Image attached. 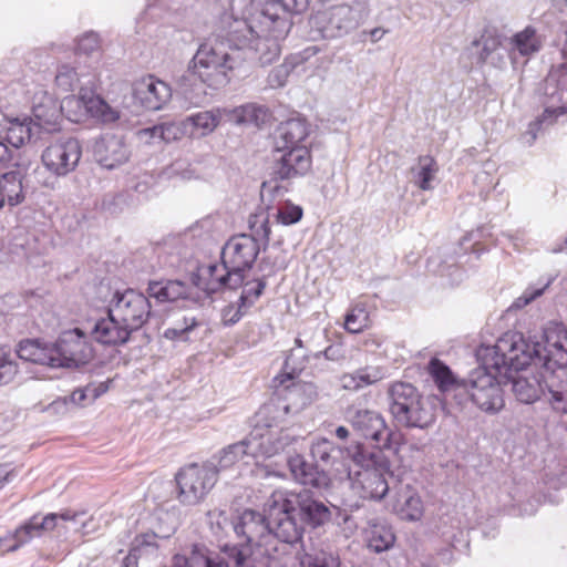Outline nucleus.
I'll use <instances>...</instances> for the list:
<instances>
[{
    "instance_id": "1",
    "label": "nucleus",
    "mask_w": 567,
    "mask_h": 567,
    "mask_svg": "<svg viewBox=\"0 0 567 567\" xmlns=\"http://www.w3.org/2000/svg\"><path fill=\"white\" fill-rule=\"evenodd\" d=\"M502 355H509L512 364L522 368L533 367L567 372V327L563 322L549 321L540 340L525 339L520 332L505 333L497 340Z\"/></svg>"
},
{
    "instance_id": "2",
    "label": "nucleus",
    "mask_w": 567,
    "mask_h": 567,
    "mask_svg": "<svg viewBox=\"0 0 567 567\" xmlns=\"http://www.w3.org/2000/svg\"><path fill=\"white\" fill-rule=\"evenodd\" d=\"M502 355H509L512 364L522 368L533 367L567 372V327L563 322L549 321L540 340L525 339L520 332L505 333L497 340Z\"/></svg>"
},
{
    "instance_id": "3",
    "label": "nucleus",
    "mask_w": 567,
    "mask_h": 567,
    "mask_svg": "<svg viewBox=\"0 0 567 567\" xmlns=\"http://www.w3.org/2000/svg\"><path fill=\"white\" fill-rule=\"evenodd\" d=\"M152 316L147 296L135 289L115 290L107 305V317L97 319L90 336L103 346H123Z\"/></svg>"
},
{
    "instance_id": "4",
    "label": "nucleus",
    "mask_w": 567,
    "mask_h": 567,
    "mask_svg": "<svg viewBox=\"0 0 567 567\" xmlns=\"http://www.w3.org/2000/svg\"><path fill=\"white\" fill-rule=\"evenodd\" d=\"M497 342L494 346H481L476 351L478 367L473 369L463 388L471 401L487 414L498 413L505 405L502 385L503 377L509 375V371L519 370L512 364L509 355H502Z\"/></svg>"
},
{
    "instance_id": "5",
    "label": "nucleus",
    "mask_w": 567,
    "mask_h": 567,
    "mask_svg": "<svg viewBox=\"0 0 567 567\" xmlns=\"http://www.w3.org/2000/svg\"><path fill=\"white\" fill-rule=\"evenodd\" d=\"M293 22L278 18L274 23L257 27L251 23V12L244 19H236L229 25V41L237 45L245 62L256 60L261 66L275 62L281 52L280 41L285 40Z\"/></svg>"
},
{
    "instance_id": "6",
    "label": "nucleus",
    "mask_w": 567,
    "mask_h": 567,
    "mask_svg": "<svg viewBox=\"0 0 567 567\" xmlns=\"http://www.w3.org/2000/svg\"><path fill=\"white\" fill-rule=\"evenodd\" d=\"M389 411L393 420L403 427L426 429L436 419V396H423L406 382H395L388 391Z\"/></svg>"
},
{
    "instance_id": "7",
    "label": "nucleus",
    "mask_w": 567,
    "mask_h": 567,
    "mask_svg": "<svg viewBox=\"0 0 567 567\" xmlns=\"http://www.w3.org/2000/svg\"><path fill=\"white\" fill-rule=\"evenodd\" d=\"M244 64L245 56L237 45L230 43L228 31L223 41L207 40L200 43L187 66L199 72V75L204 74L207 80L225 86Z\"/></svg>"
},
{
    "instance_id": "8",
    "label": "nucleus",
    "mask_w": 567,
    "mask_h": 567,
    "mask_svg": "<svg viewBox=\"0 0 567 567\" xmlns=\"http://www.w3.org/2000/svg\"><path fill=\"white\" fill-rule=\"evenodd\" d=\"M290 443V437L284 432L271 431L260 432L255 430L243 440L231 443L218 453L214 454L207 462H214L216 475L220 471L233 467L238 462L249 463L260 456L270 457L278 454Z\"/></svg>"
},
{
    "instance_id": "9",
    "label": "nucleus",
    "mask_w": 567,
    "mask_h": 567,
    "mask_svg": "<svg viewBox=\"0 0 567 567\" xmlns=\"http://www.w3.org/2000/svg\"><path fill=\"white\" fill-rule=\"evenodd\" d=\"M252 234L233 236L221 249L220 259L230 269L245 274L256 262L260 250H266L270 239L268 215L261 213L249 217Z\"/></svg>"
},
{
    "instance_id": "10",
    "label": "nucleus",
    "mask_w": 567,
    "mask_h": 567,
    "mask_svg": "<svg viewBox=\"0 0 567 567\" xmlns=\"http://www.w3.org/2000/svg\"><path fill=\"white\" fill-rule=\"evenodd\" d=\"M348 457L364 472L362 491L364 497L383 499L389 493L388 476L392 477L391 461L381 449H370L362 443L348 447Z\"/></svg>"
},
{
    "instance_id": "11",
    "label": "nucleus",
    "mask_w": 567,
    "mask_h": 567,
    "mask_svg": "<svg viewBox=\"0 0 567 567\" xmlns=\"http://www.w3.org/2000/svg\"><path fill=\"white\" fill-rule=\"evenodd\" d=\"M369 16L364 2L333 6L318 12L312 18V24L323 39L342 38L355 30Z\"/></svg>"
},
{
    "instance_id": "12",
    "label": "nucleus",
    "mask_w": 567,
    "mask_h": 567,
    "mask_svg": "<svg viewBox=\"0 0 567 567\" xmlns=\"http://www.w3.org/2000/svg\"><path fill=\"white\" fill-rule=\"evenodd\" d=\"M51 352L54 369H79L94 358V349L81 328L61 332L51 343Z\"/></svg>"
},
{
    "instance_id": "13",
    "label": "nucleus",
    "mask_w": 567,
    "mask_h": 567,
    "mask_svg": "<svg viewBox=\"0 0 567 567\" xmlns=\"http://www.w3.org/2000/svg\"><path fill=\"white\" fill-rule=\"evenodd\" d=\"M214 462L202 465L193 463L181 468L175 475L177 494L182 505L194 506L199 504L215 486L218 476Z\"/></svg>"
},
{
    "instance_id": "14",
    "label": "nucleus",
    "mask_w": 567,
    "mask_h": 567,
    "mask_svg": "<svg viewBox=\"0 0 567 567\" xmlns=\"http://www.w3.org/2000/svg\"><path fill=\"white\" fill-rule=\"evenodd\" d=\"M270 167V179L262 183V190L279 193L287 190L278 182L290 183L303 177L311 168V155L307 147H292L291 150L275 151Z\"/></svg>"
},
{
    "instance_id": "15",
    "label": "nucleus",
    "mask_w": 567,
    "mask_h": 567,
    "mask_svg": "<svg viewBox=\"0 0 567 567\" xmlns=\"http://www.w3.org/2000/svg\"><path fill=\"white\" fill-rule=\"evenodd\" d=\"M346 420L358 435L375 442V449H381L384 452L393 450V432L379 411L351 405L346 410ZM395 451L396 449H394Z\"/></svg>"
},
{
    "instance_id": "16",
    "label": "nucleus",
    "mask_w": 567,
    "mask_h": 567,
    "mask_svg": "<svg viewBox=\"0 0 567 567\" xmlns=\"http://www.w3.org/2000/svg\"><path fill=\"white\" fill-rule=\"evenodd\" d=\"M286 498L289 502L290 509L295 512V515H298L303 528L306 526L310 529L324 527L332 522V509H338L337 506L309 489H302L299 493H286Z\"/></svg>"
},
{
    "instance_id": "17",
    "label": "nucleus",
    "mask_w": 567,
    "mask_h": 567,
    "mask_svg": "<svg viewBox=\"0 0 567 567\" xmlns=\"http://www.w3.org/2000/svg\"><path fill=\"white\" fill-rule=\"evenodd\" d=\"M295 371L296 368L293 367L291 373L286 372L275 379H281L280 385L282 386V393L280 395H282L286 401H289V403L281 404L280 401H271L264 404L257 413L259 417H266L279 412L280 410H282L285 414L297 412L313 401L317 395L316 386L312 383L293 382L292 379Z\"/></svg>"
},
{
    "instance_id": "18",
    "label": "nucleus",
    "mask_w": 567,
    "mask_h": 567,
    "mask_svg": "<svg viewBox=\"0 0 567 567\" xmlns=\"http://www.w3.org/2000/svg\"><path fill=\"white\" fill-rule=\"evenodd\" d=\"M543 113L530 122L526 134L534 142L537 132L551 126L559 116L567 114V89L561 87L554 75L546 78L543 85Z\"/></svg>"
},
{
    "instance_id": "19",
    "label": "nucleus",
    "mask_w": 567,
    "mask_h": 567,
    "mask_svg": "<svg viewBox=\"0 0 567 567\" xmlns=\"http://www.w3.org/2000/svg\"><path fill=\"white\" fill-rule=\"evenodd\" d=\"M146 296L158 305L183 302L184 308L198 307L204 303V296L179 279H152L147 282Z\"/></svg>"
},
{
    "instance_id": "20",
    "label": "nucleus",
    "mask_w": 567,
    "mask_h": 567,
    "mask_svg": "<svg viewBox=\"0 0 567 567\" xmlns=\"http://www.w3.org/2000/svg\"><path fill=\"white\" fill-rule=\"evenodd\" d=\"M82 157V145L75 137H60L48 145L41 155L44 167L63 177L74 172Z\"/></svg>"
},
{
    "instance_id": "21",
    "label": "nucleus",
    "mask_w": 567,
    "mask_h": 567,
    "mask_svg": "<svg viewBox=\"0 0 567 567\" xmlns=\"http://www.w3.org/2000/svg\"><path fill=\"white\" fill-rule=\"evenodd\" d=\"M84 513H73L64 512L61 514L50 513L45 516H41L39 514L33 515L29 518L23 525H21L14 533V538L17 544L13 545L10 550H16L21 545L28 543L35 536H40L43 532L52 530L56 524L58 519H62L65 522H73L74 529L81 530L82 534H89L93 529L90 528L91 520H82L81 518L84 516Z\"/></svg>"
},
{
    "instance_id": "22",
    "label": "nucleus",
    "mask_w": 567,
    "mask_h": 567,
    "mask_svg": "<svg viewBox=\"0 0 567 567\" xmlns=\"http://www.w3.org/2000/svg\"><path fill=\"white\" fill-rule=\"evenodd\" d=\"M309 7V0H254L248 9L251 12V23L262 27L274 23L278 18L292 21V16L303 13Z\"/></svg>"
},
{
    "instance_id": "23",
    "label": "nucleus",
    "mask_w": 567,
    "mask_h": 567,
    "mask_svg": "<svg viewBox=\"0 0 567 567\" xmlns=\"http://www.w3.org/2000/svg\"><path fill=\"white\" fill-rule=\"evenodd\" d=\"M132 99L145 111H158L171 101L172 89L164 81L148 75L133 83Z\"/></svg>"
},
{
    "instance_id": "24",
    "label": "nucleus",
    "mask_w": 567,
    "mask_h": 567,
    "mask_svg": "<svg viewBox=\"0 0 567 567\" xmlns=\"http://www.w3.org/2000/svg\"><path fill=\"white\" fill-rule=\"evenodd\" d=\"M131 156V151L124 136L104 134L95 140L93 157L95 162L106 169H114L125 164Z\"/></svg>"
},
{
    "instance_id": "25",
    "label": "nucleus",
    "mask_w": 567,
    "mask_h": 567,
    "mask_svg": "<svg viewBox=\"0 0 567 567\" xmlns=\"http://www.w3.org/2000/svg\"><path fill=\"white\" fill-rule=\"evenodd\" d=\"M176 86L188 106H200L207 100L208 89L218 90L224 85L207 80L204 74L199 76V72L187 66L176 79Z\"/></svg>"
},
{
    "instance_id": "26",
    "label": "nucleus",
    "mask_w": 567,
    "mask_h": 567,
    "mask_svg": "<svg viewBox=\"0 0 567 567\" xmlns=\"http://www.w3.org/2000/svg\"><path fill=\"white\" fill-rule=\"evenodd\" d=\"M509 371V375L503 377L504 385L511 384V390L516 400L524 404H532L539 400L544 393L543 368H534L535 373L530 377L520 374L525 370Z\"/></svg>"
},
{
    "instance_id": "27",
    "label": "nucleus",
    "mask_w": 567,
    "mask_h": 567,
    "mask_svg": "<svg viewBox=\"0 0 567 567\" xmlns=\"http://www.w3.org/2000/svg\"><path fill=\"white\" fill-rule=\"evenodd\" d=\"M288 467L296 482L317 489H328L331 478L326 468L316 462H308L303 455L295 454L288 457Z\"/></svg>"
},
{
    "instance_id": "28",
    "label": "nucleus",
    "mask_w": 567,
    "mask_h": 567,
    "mask_svg": "<svg viewBox=\"0 0 567 567\" xmlns=\"http://www.w3.org/2000/svg\"><path fill=\"white\" fill-rule=\"evenodd\" d=\"M41 138L42 135L38 127L34 126L31 117H24L22 120L14 118L9 122L8 126L2 132H0V141L2 143H7L8 147L13 151L12 165L17 167L23 166V164L19 163L16 158V154L19 152L20 147L25 143L37 142Z\"/></svg>"
},
{
    "instance_id": "29",
    "label": "nucleus",
    "mask_w": 567,
    "mask_h": 567,
    "mask_svg": "<svg viewBox=\"0 0 567 567\" xmlns=\"http://www.w3.org/2000/svg\"><path fill=\"white\" fill-rule=\"evenodd\" d=\"M543 396L556 413L567 414V372L555 370L543 372Z\"/></svg>"
},
{
    "instance_id": "30",
    "label": "nucleus",
    "mask_w": 567,
    "mask_h": 567,
    "mask_svg": "<svg viewBox=\"0 0 567 567\" xmlns=\"http://www.w3.org/2000/svg\"><path fill=\"white\" fill-rule=\"evenodd\" d=\"M475 49L476 62L478 64H488L496 69H502L506 64L505 49L501 35L485 32L478 39L471 43Z\"/></svg>"
},
{
    "instance_id": "31",
    "label": "nucleus",
    "mask_w": 567,
    "mask_h": 567,
    "mask_svg": "<svg viewBox=\"0 0 567 567\" xmlns=\"http://www.w3.org/2000/svg\"><path fill=\"white\" fill-rule=\"evenodd\" d=\"M225 121L238 126L261 127L269 121L271 113L265 105L246 103L233 109L224 107Z\"/></svg>"
},
{
    "instance_id": "32",
    "label": "nucleus",
    "mask_w": 567,
    "mask_h": 567,
    "mask_svg": "<svg viewBox=\"0 0 567 567\" xmlns=\"http://www.w3.org/2000/svg\"><path fill=\"white\" fill-rule=\"evenodd\" d=\"M545 38L533 25H527L523 30L516 32L511 38L509 58L513 63L516 55L525 59L527 62L532 56L542 51Z\"/></svg>"
},
{
    "instance_id": "33",
    "label": "nucleus",
    "mask_w": 567,
    "mask_h": 567,
    "mask_svg": "<svg viewBox=\"0 0 567 567\" xmlns=\"http://www.w3.org/2000/svg\"><path fill=\"white\" fill-rule=\"evenodd\" d=\"M61 105L50 95H43L41 100L33 104L32 115L34 126L40 134L50 133L59 128L62 117Z\"/></svg>"
},
{
    "instance_id": "34",
    "label": "nucleus",
    "mask_w": 567,
    "mask_h": 567,
    "mask_svg": "<svg viewBox=\"0 0 567 567\" xmlns=\"http://www.w3.org/2000/svg\"><path fill=\"white\" fill-rule=\"evenodd\" d=\"M176 532V522L171 520L166 530H152L147 533L138 534L134 537L128 554L124 558H132L135 564L138 565V559L143 556L155 555L158 545L156 539H167Z\"/></svg>"
},
{
    "instance_id": "35",
    "label": "nucleus",
    "mask_w": 567,
    "mask_h": 567,
    "mask_svg": "<svg viewBox=\"0 0 567 567\" xmlns=\"http://www.w3.org/2000/svg\"><path fill=\"white\" fill-rule=\"evenodd\" d=\"M309 128L305 118H289L281 123L275 136V151L305 147L301 143L308 137Z\"/></svg>"
},
{
    "instance_id": "36",
    "label": "nucleus",
    "mask_w": 567,
    "mask_h": 567,
    "mask_svg": "<svg viewBox=\"0 0 567 567\" xmlns=\"http://www.w3.org/2000/svg\"><path fill=\"white\" fill-rule=\"evenodd\" d=\"M225 120L224 107L199 111L185 117L188 137L203 138L210 135Z\"/></svg>"
},
{
    "instance_id": "37",
    "label": "nucleus",
    "mask_w": 567,
    "mask_h": 567,
    "mask_svg": "<svg viewBox=\"0 0 567 567\" xmlns=\"http://www.w3.org/2000/svg\"><path fill=\"white\" fill-rule=\"evenodd\" d=\"M25 199L23 176L20 171H11L0 175V202L2 207L22 204Z\"/></svg>"
},
{
    "instance_id": "38",
    "label": "nucleus",
    "mask_w": 567,
    "mask_h": 567,
    "mask_svg": "<svg viewBox=\"0 0 567 567\" xmlns=\"http://www.w3.org/2000/svg\"><path fill=\"white\" fill-rule=\"evenodd\" d=\"M348 449L343 450L341 446L336 445L332 441L321 437L315 442H312L310 446V456L316 464H319L320 467H336V471L340 472V468L337 466L339 464V458H341L347 452Z\"/></svg>"
},
{
    "instance_id": "39",
    "label": "nucleus",
    "mask_w": 567,
    "mask_h": 567,
    "mask_svg": "<svg viewBox=\"0 0 567 567\" xmlns=\"http://www.w3.org/2000/svg\"><path fill=\"white\" fill-rule=\"evenodd\" d=\"M17 354L20 359L52 368L51 343L39 339H24L18 344Z\"/></svg>"
},
{
    "instance_id": "40",
    "label": "nucleus",
    "mask_w": 567,
    "mask_h": 567,
    "mask_svg": "<svg viewBox=\"0 0 567 567\" xmlns=\"http://www.w3.org/2000/svg\"><path fill=\"white\" fill-rule=\"evenodd\" d=\"M426 370L441 392L462 390L463 385L457 384L456 377L451 368L440 359L432 358L427 363Z\"/></svg>"
},
{
    "instance_id": "41",
    "label": "nucleus",
    "mask_w": 567,
    "mask_h": 567,
    "mask_svg": "<svg viewBox=\"0 0 567 567\" xmlns=\"http://www.w3.org/2000/svg\"><path fill=\"white\" fill-rule=\"evenodd\" d=\"M439 172L436 161L429 155L419 156L417 165L411 167L412 182L422 190L434 188L433 181Z\"/></svg>"
},
{
    "instance_id": "42",
    "label": "nucleus",
    "mask_w": 567,
    "mask_h": 567,
    "mask_svg": "<svg viewBox=\"0 0 567 567\" xmlns=\"http://www.w3.org/2000/svg\"><path fill=\"white\" fill-rule=\"evenodd\" d=\"M221 554H216L212 558L210 566L207 567H252L246 556V550L240 549V546L234 544H225L220 547Z\"/></svg>"
},
{
    "instance_id": "43",
    "label": "nucleus",
    "mask_w": 567,
    "mask_h": 567,
    "mask_svg": "<svg viewBox=\"0 0 567 567\" xmlns=\"http://www.w3.org/2000/svg\"><path fill=\"white\" fill-rule=\"evenodd\" d=\"M217 553L210 551L206 546L194 544L190 553L176 554L172 558L171 567H207Z\"/></svg>"
},
{
    "instance_id": "44",
    "label": "nucleus",
    "mask_w": 567,
    "mask_h": 567,
    "mask_svg": "<svg viewBox=\"0 0 567 567\" xmlns=\"http://www.w3.org/2000/svg\"><path fill=\"white\" fill-rule=\"evenodd\" d=\"M395 509L402 519L415 522L423 515V503L419 495L408 489L399 494Z\"/></svg>"
},
{
    "instance_id": "45",
    "label": "nucleus",
    "mask_w": 567,
    "mask_h": 567,
    "mask_svg": "<svg viewBox=\"0 0 567 567\" xmlns=\"http://www.w3.org/2000/svg\"><path fill=\"white\" fill-rule=\"evenodd\" d=\"M301 567H340L339 555L329 548L312 547L300 558Z\"/></svg>"
},
{
    "instance_id": "46",
    "label": "nucleus",
    "mask_w": 567,
    "mask_h": 567,
    "mask_svg": "<svg viewBox=\"0 0 567 567\" xmlns=\"http://www.w3.org/2000/svg\"><path fill=\"white\" fill-rule=\"evenodd\" d=\"M223 271V264H209L208 266L197 267L196 271L190 275V282L195 290H198L204 296V301L207 299V288H212L216 284V279Z\"/></svg>"
},
{
    "instance_id": "47",
    "label": "nucleus",
    "mask_w": 567,
    "mask_h": 567,
    "mask_svg": "<svg viewBox=\"0 0 567 567\" xmlns=\"http://www.w3.org/2000/svg\"><path fill=\"white\" fill-rule=\"evenodd\" d=\"M395 542L391 527L383 524H374L369 533V548L374 553H382L390 549Z\"/></svg>"
},
{
    "instance_id": "48",
    "label": "nucleus",
    "mask_w": 567,
    "mask_h": 567,
    "mask_svg": "<svg viewBox=\"0 0 567 567\" xmlns=\"http://www.w3.org/2000/svg\"><path fill=\"white\" fill-rule=\"evenodd\" d=\"M87 112L92 117L104 124L114 123L120 118V112L113 109L101 96H93L85 103Z\"/></svg>"
},
{
    "instance_id": "49",
    "label": "nucleus",
    "mask_w": 567,
    "mask_h": 567,
    "mask_svg": "<svg viewBox=\"0 0 567 567\" xmlns=\"http://www.w3.org/2000/svg\"><path fill=\"white\" fill-rule=\"evenodd\" d=\"M246 276L239 271H235L223 264V271L216 279V284L212 288H207V298H210L214 293L223 291L225 289H237L244 285Z\"/></svg>"
},
{
    "instance_id": "50",
    "label": "nucleus",
    "mask_w": 567,
    "mask_h": 567,
    "mask_svg": "<svg viewBox=\"0 0 567 567\" xmlns=\"http://www.w3.org/2000/svg\"><path fill=\"white\" fill-rule=\"evenodd\" d=\"M241 287L243 290L238 298V301L241 303V306L246 307L249 310L255 305V302L262 296L267 287L266 276L256 278L251 281H244V285Z\"/></svg>"
},
{
    "instance_id": "51",
    "label": "nucleus",
    "mask_w": 567,
    "mask_h": 567,
    "mask_svg": "<svg viewBox=\"0 0 567 567\" xmlns=\"http://www.w3.org/2000/svg\"><path fill=\"white\" fill-rule=\"evenodd\" d=\"M127 205L128 194L126 192H109L102 196L100 202L101 210L111 216L121 214Z\"/></svg>"
},
{
    "instance_id": "52",
    "label": "nucleus",
    "mask_w": 567,
    "mask_h": 567,
    "mask_svg": "<svg viewBox=\"0 0 567 567\" xmlns=\"http://www.w3.org/2000/svg\"><path fill=\"white\" fill-rule=\"evenodd\" d=\"M369 324V313L361 305L353 307L344 318V328L351 333H359Z\"/></svg>"
},
{
    "instance_id": "53",
    "label": "nucleus",
    "mask_w": 567,
    "mask_h": 567,
    "mask_svg": "<svg viewBox=\"0 0 567 567\" xmlns=\"http://www.w3.org/2000/svg\"><path fill=\"white\" fill-rule=\"evenodd\" d=\"M553 278L540 279L537 284L529 285L514 302V308H523L540 297L553 282Z\"/></svg>"
},
{
    "instance_id": "54",
    "label": "nucleus",
    "mask_w": 567,
    "mask_h": 567,
    "mask_svg": "<svg viewBox=\"0 0 567 567\" xmlns=\"http://www.w3.org/2000/svg\"><path fill=\"white\" fill-rule=\"evenodd\" d=\"M55 83L64 92L73 91L79 83V74L75 68L70 64L59 66Z\"/></svg>"
},
{
    "instance_id": "55",
    "label": "nucleus",
    "mask_w": 567,
    "mask_h": 567,
    "mask_svg": "<svg viewBox=\"0 0 567 567\" xmlns=\"http://www.w3.org/2000/svg\"><path fill=\"white\" fill-rule=\"evenodd\" d=\"M198 326L196 318L194 317H185L183 322L176 323L172 328H167L164 332V337L169 340H187L188 333Z\"/></svg>"
},
{
    "instance_id": "56",
    "label": "nucleus",
    "mask_w": 567,
    "mask_h": 567,
    "mask_svg": "<svg viewBox=\"0 0 567 567\" xmlns=\"http://www.w3.org/2000/svg\"><path fill=\"white\" fill-rule=\"evenodd\" d=\"M163 126V142L171 143L188 136V127L185 118L174 122L162 123Z\"/></svg>"
},
{
    "instance_id": "57",
    "label": "nucleus",
    "mask_w": 567,
    "mask_h": 567,
    "mask_svg": "<svg viewBox=\"0 0 567 567\" xmlns=\"http://www.w3.org/2000/svg\"><path fill=\"white\" fill-rule=\"evenodd\" d=\"M302 215L303 210L300 206L286 203L277 209L276 220L281 225L289 226L297 224L302 218Z\"/></svg>"
},
{
    "instance_id": "58",
    "label": "nucleus",
    "mask_w": 567,
    "mask_h": 567,
    "mask_svg": "<svg viewBox=\"0 0 567 567\" xmlns=\"http://www.w3.org/2000/svg\"><path fill=\"white\" fill-rule=\"evenodd\" d=\"M18 373L17 363L10 359L2 349H0V385L10 383Z\"/></svg>"
},
{
    "instance_id": "59",
    "label": "nucleus",
    "mask_w": 567,
    "mask_h": 567,
    "mask_svg": "<svg viewBox=\"0 0 567 567\" xmlns=\"http://www.w3.org/2000/svg\"><path fill=\"white\" fill-rule=\"evenodd\" d=\"M354 373L360 389L371 385L383 378V372L380 368L365 367L358 369Z\"/></svg>"
},
{
    "instance_id": "60",
    "label": "nucleus",
    "mask_w": 567,
    "mask_h": 567,
    "mask_svg": "<svg viewBox=\"0 0 567 567\" xmlns=\"http://www.w3.org/2000/svg\"><path fill=\"white\" fill-rule=\"evenodd\" d=\"M248 309L239 301L236 305L229 303L221 310L223 322L225 326L236 324L246 313Z\"/></svg>"
},
{
    "instance_id": "61",
    "label": "nucleus",
    "mask_w": 567,
    "mask_h": 567,
    "mask_svg": "<svg viewBox=\"0 0 567 567\" xmlns=\"http://www.w3.org/2000/svg\"><path fill=\"white\" fill-rule=\"evenodd\" d=\"M99 45H100L99 34L95 32H92V31L86 32L78 40L76 52L89 55V54L93 53L95 50H97Z\"/></svg>"
},
{
    "instance_id": "62",
    "label": "nucleus",
    "mask_w": 567,
    "mask_h": 567,
    "mask_svg": "<svg viewBox=\"0 0 567 567\" xmlns=\"http://www.w3.org/2000/svg\"><path fill=\"white\" fill-rule=\"evenodd\" d=\"M163 126L161 124L152 125L137 131V136L145 143L163 142Z\"/></svg>"
},
{
    "instance_id": "63",
    "label": "nucleus",
    "mask_w": 567,
    "mask_h": 567,
    "mask_svg": "<svg viewBox=\"0 0 567 567\" xmlns=\"http://www.w3.org/2000/svg\"><path fill=\"white\" fill-rule=\"evenodd\" d=\"M321 355L330 361H340L346 358V350L341 343H334L327 347L323 351L313 353V358L319 359Z\"/></svg>"
},
{
    "instance_id": "64",
    "label": "nucleus",
    "mask_w": 567,
    "mask_h": 567,
    "mask_svg": "<svg viewBox=\"0 0 567 567\" xmlns=\"http://www.w3.org/2000/svg\"><path fill=\"white\" fill-rule=\"evenodd\" d=\"M71 409V403L68 400V396H59L54 401H52L48 406L47 411L52 414L63 415L68 413Z\"/></svg>"
}]
</instances>
